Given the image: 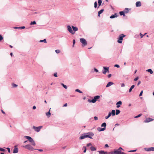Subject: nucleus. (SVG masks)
<instances>
[{
  "instance_id": "0e129e2a",
  "label": "nucleus",
  "mask_w": 154,
  "mask_h": 154,
  "mask_svg": "<svg viewBox=\"0 0 154 154\" xmlns=\"http://www.w3.org/2000/svg\"><path fill=\"white\" fill-rule=\"evenodd\" d=\"M67 106V103H66L64 104V105H63V107H66V106Z\"/></svg>"
},
{
  "instance_id": "c03bdc74",
  "label": "nucleus",
  "mask_w": 154,
  "mask_h": 154,
  "mask_svg": "<svg viewBox=\"0 0 154 154\" xmlns=\"http://www.w3.org/2000/svg\"><path fill=\"white\" fill-rule=\"evenodd\" d=\"M72 42H73L72 47H73L74 45H75V39H73V40Z\"/></svg>"
},
{
  "instance_id": "2f4dec72",
  "label": "nucleus",
  "mask_w": 154,
  "mask_h": 154,
  "mask_svg": "<svg viewBox=\"0 0 154 154\" xmlns=\"http://www.w3.org/2000/svg\"><path fill=\"white\" fill-rule=\"evenodd\" d=\"M36 23V22L35 21H32L30 23V25H35Z\"/></svg>"
},
{
  "instance_id": "e2e57ef3",
  "label": "nucleus",
  "mask_w": 154,
  "mask_h": 154,
  "mask_svg": "<svg viewBox=\"0 0 154 154\" xmlns=\"http://www.w3.org/2000/svg\"><path fill=\"white\" fill-rule=\"evenodd\" d=\"M111 76H112V75L111 74H109L108 75V77L109 78H110V77H111Z\"/></svg>"
},
{
  "instance_id": "a211bd4d",
  "label": "nucleus",
  "mask_w": 154,
  "mask_h": 154,
  "mask_svg": "<svg viewBox=\"0 0 154 154\" xmlns=\"http://www.w3.org/2000/svg\"><path fill=\"white\" fill-rule=\"evenodd\" d=\"M141 6V3L140 1H138L136 3V7H140Z\"/></svg>"
},
{
  "instance_id": "39448f33",
  "label": "nucleus",
  "mask_w": 154,
  "mask_h": 154,
  "mask_svg": "<svg viewBox=\"0 0 154 154\" xmlns=\"http://www.w3.org/2000/svg\"><path fill=\"white\" fill-rule=\"evenodd\" d=\"M24 138L28 140L31 143V145L35 146L36 144L33 139L30 136H25Z\"/></svg>"
},
{
  "instance_id": "cd10ccee",
  "label": "nucleus",
  "mask_w": 154,
  "mask_h": 154,
  "mask_svg": "<svg viewBox=\"0 0 154 154\" xmlns=\"http://www.w3.org/2000/svg\"><path fill=\"white\" fill-rule=\"evenodd\" d=\"M61 85L65 89H67V87L66 85H65L63 83H61Z\"/></svg>"
},
{
  "instance_id": "680f3d73",
  "label": "nucleus",
  "mask_w": 154,
  "mask_h": 154,
  "mask_svg": "<svg viewBox=\"0 0 154 154\" xmlns=\"http://www.w3.org/2000/svg\"><path fill=\"white\" fill-rule=\"evenodd\" d=\"M141 81H139L137 83V85H139L141 83Z\"/></svg>"
},
{
  "instance_id": "a18cd8bd",
  "label": "nucleus",
  "mask_w": 154,
  "mask_h": 154,
  "mask_svg": "<svg viewBox=\"0 0 154 154\" xmlns=\"http://www.w3.org/2000/svg\"><path fill=\"white\" fill-rule=\"evenodd\" d=\"M114 67L119 68L120 67V66L118 64H115L114 65Z\"/></svg>"
},
{
  "instance_id": "c85d7f7f",
  "label": "nucleus",
  "mask_w": 154,
  "mask_h": 154,
  "mask_svg": "<svg viewBox=\"0 0 154 154\" xmlns=\"http://www.w3.org/2000/svg\"><path fill=\"white\" fill-rule=\"evenodd\" d=\"M12 85L13 88L17 87L18 86L17 85L14 83H12Z\"/></svg>"
},
{
  "instance_id": "0eeeda50",
  "label": "nucleus",
  "mask_w": 154,
  "mask_h": 154,
  "mask_svg": "<svg viewBox=\"0 0 154 154\" xmlns=\"http://www.w3.org/2000/svg\"><path fill=\"white\" fill-rule=\"evenodd\" d=\"M23 147L30 151H33L34 149H36L33 148L31 145L29 144L23 146Z\"/></svg>"
},
{
  "instance_id": "ea45409f",
  "label": "nucleus",
  "mask_w": 154,
  "mask_h": 154,
  "mask_svg": "<svg viewBox=\"0 0 154 154\" xmlns=\"http://www.w3.org/2000/svg\"><path fill=\"white\" fill-rule=\"evenodd\" d=\"M0 151L2 152H5V150L3 148L0 147Z\"/></svg>"
},
{
  "instance_id": "052dcab7",
  "label": "nucleus",
  "mask_w": 154,
  "mask_h": 154,
  "mask_svg": "<svg viewBox=\"0 0 154 154\" xmlns=\"http://www.w3.org/2000/svg\"><path fill=\"white\" fill-rule=\"evenodd\" d=\"M36 150H37L39 152H42L43 151V150L42 149H36Z\"/></svg>"
},
{
  "instance_id": "f257e3e1",
  "label": "nucleus",
  "mask_w": 154,
  "mask_h": 154,
  "mask_svg": "<svg viewBox=\"0 0 154 154\" xmlns=\"http://www.w3.org/2000/svg\"><path fill=\"white\" fill-rule=\"evenodd\" d=\"M94 134L92 132H89L88 133L83 134L81 135L79 137L80 140H83L86 138H89L91 139H92V137Z\"/></svg>"
},
{
  "instance_id": "412c9836",
  "label": "nucleus",
  "mask_w": 154,
  "mask_h": 154,
  "mask_svg": "<svg viewBox=\"0 0 154 154\" xmlns=\"http://www.w3.org/2000/svg\"><path fill=\"white\" fill-rule=\"evenodd\" d=\"M51 109V108H50V109H49V111L48 112H47L46 113V115L48 116V118L50 117V116H51V113L50 112V109Z\"/></svg>"
},
{
  "instance_id": "473e14b6",
  "label": "nucleus",
  "mask_w": 154,
  "mask_h": 154,
  "mask_svg": "<svg viewBox=\"0 0 154 154\" xmlns=\"http://www.w3.org/2000/svg\"><path fill=\"white\" fill-rule=\"evenodd\" d=\"M75 91L76 92H79V93H82L83 92H82V91H80V90H79V89H76L75 90Z\"/></svg>"
},
{
  "instance_id": "338daca9",
  "label": "nucleus",
  "mask_w": 154,
  "mask_h": 154,
  "mask_svg": "<svg viewBox=\"0 0 154 154\" xmlns=\"http://www.w3.org/2000/svg\"><path fill=\"white\" fill-rule=\"evenodd\" d=\"M14 29H20L19 28V27H14Z\"/></svg>"
},
{
  "instance_id": "6ab92c4d",
  "label": "nucleus",
  "mask_w": 154,
  "mask_h": 154,
  "mask_svg": "<svg viewBox=\"0 0 154 154\" xmlns=\"http://www.w3.org/2000/svg\"><path fill=\"white\" fill-rule=\"evenodd\" d=\"M72 29H73V31L75 32H76L78 30V28L76 27V26H72Z\"/></svg>"
},
{
  "instance_id": "e433bc0d",
  "label": "nucleus",
  "mask_w": 154,
  "mask_h": 154,
  "mask_svg": "<svg viewBox=\"0 0 154 154\" xmlns=\"http://www.w3.org/2000/svg\"><path fill=\"white\" fill-rule=\"evenodd\" d=\"M122 102L121 101H119L117 102L116 105H121L122 104Z\"/></svg>"
},
{
  "instance_id": "9d476101",
  "label": "nucleus",
  "mask_w": 154,
  "mask_h": 154,
  "mask_svg": "<svg viewBox=\"0 0 154 154\" xmlns=\"http://www.w3.org/2000/svg\"><path fill=\"white\" fill-rule=\"evenodd\" d=\"M67 29L68 31L71 34L74 35L75 32L73 31L72 27H71L70 25H68L67 26Z\"/></svg>"
},
{
  "instance_id": "4c0bfd02",
  "label": "nucleus",
  "mask_w": 154,
  "mask_h": 154,
  "mask_svg": "<svg viewBox=\"0 0 154 154\" xmlns=\"http://www.w3.org/2000/svg\"><path fill=\"white\" fill-rule=\"evenodd\" d=\"M104 151L103 150H101L99 151V153L100 154H105Z\"/></svg>"
},
{
  "instance_id": "6e6552de",
  "label": "nucleus",
  "mask_w": 154,
  "mask_h": 154,
  "mask_svg": "<svg viewBox=\"0 0 154 154\" xmlns=\"http://www.w3.org/2000/svg\"><path fill=\"white\" fill-rule=\"evenodd\" d=\"M80 42L82 44V47H84L87 45V42L86 40L84 38H81L80 39Z\"/></svg>"
},
{
  "instance_id": "aec40b11",
  "label": "nucleus",
  "mask_w": 154,
  "mask_h": 154,
  "mask_svg": "<svg viewBox=\"0 0 154 154\" xmlns=\"http://www.w3.org/2000/svg\"><path fill=\"white\" fill-rule=\"evenodd\" d=\"M131 10V9H129L128 8H126L123 11L125 13L127 14L128 13L129 11Z\"/></svg>"
},
{
  "instance_id": "f03ea898",
  "label": "nucleus",
  "mask_w": 154,
  "mask_h": 154,
  "mask_svg": "<svg viewBox=\"0 0 154 154\" xmlns=\"http://www.w3.org/2000/svg\"><path fill=\"white\" fill-rule=\"evenodd\" d=\"M106 122L103 123L101 125V127L103 128H101L100 127H98L97 128V130L98 131L100 132L105 131L106 129Z\"/></svg>"
},
{
  "instance_id": "f3484780",
  "label": "nucleus",
  "mask_w": 154,
  "mask_h": 154,
  "mask_svg": "<svg viewBox=\"0 0 154 154\" xmlns=\"http://www.w3.org/2000/svg\"><path fill=\"white\" fill-rule=\"evenodd\" d=\"M114 83L112 82H109L106 85V87L107 88L108 87L111 86V85H112Z\"/></svg>"
},
{
  "instance_id": "3c124183",
  "label": "nucleus",
  "mask_w": 154,
  "mask_h": 154,
  "mask_svg": "<svg viewBox=\"0 0 154 154\" xmlns=\"http://www.w3.org/2000/svg\"><path fill=\"white\" fill-rule=\"evenodd\" d=\"M91 145H92V144L91 143H89L87 144V146L88 147L90 146H91Z\"/></svg>"
},
{
  "instance_id": "1a4fd4ad",
  "label": "nucleus",
  "mask_w": 154,
  "mask_h": 154,
  "mask_svg": "<svg viewBox=\"0 0 154 154\" xmlns=\"http://www.w3.org/2000/svg\"><path fill=\"white\" fill-rule=\"evenodd\" d=\"M109 67L103 66L102 70V73L104 74H105L107 72H109Z\"/></svg>"
},
{
  "instance_id": "dca6fc26",
  "label": "nucleus",
  "mask_w": 154,
  "mask_h": 154,
  "mask_svg": "<svg viewBox=\"0 0 154 154\" xmlns=\"http://www.w3.org/2000/svg\"><path fill=\"white\" fill-rule=\"evenodd\" d=\"M118 16L117 13H115L114 14L110 16L109 18L111 19L114 18L115 17H117Z\"/></svg>"
},
{
  "instance_id": "ddd939ff",
  "label": "nucleus",
  "mask_w": 154,
  "mask_h": 154,
  "mask_svg": "<svg viewBox=\"0 0 154 154\" xmlns=\"http://www.w3.org/2000/svg\"><path fill=\"white\" fill-rule=\"evenodd\" d=\"M144 149L146 151H154V147H152L149 148H145Z\"/></svg>"
},
{
  "instance_id": "8fccbe9b",
  "label": "nucleus",
  "mask_w": 154,
  "mask_h": 154,
  "mask_svg": "<svg viewBox=\"0 0 154 154\" xmlns=\"http://www.w3.org/2000/svg\"><path fill=\"white\" fill-rule=\"evenodd\" d=\"M138 79H139V77H136L134 79V81H137L138 80Z\"/></svg>"
},
{
  "instance_id": "f8f14e48",
  "label": "nucleus",
  "mask_w": 154,
  "mask_h": 154,
  "mask_svg": "<svg viewBox=\"0 0 154 154\" xmlns=\"http://www.w3.org/2000/svg\"><path fill=\"white\" fill-rule=\"evenodd\" d=\"M114 154H123L124 152H122L120 150H119L118 149H115L114 150Z\"/></svg>"
},
{
  "instance_id": "de8ad7c7",
  "label": "nucleus",
  "mask_w": 154,
  "mask_h": 154,
  "mask_svg": "<svg viewBox=\"0 0 154 154\" xmlns=\"http://www.w3.org/2000/svg\"><path fill=\"white\" fill-rule=\"evenodd\" d=\"M6 149H7L8 152L9 153H10L11 152V150H10V148H9L8 147V148H7Z\"/></svg>"
},
{
  "instance_id": "4be33fe9",
  "label": "nucleus",
  "mask_w": 154,
  "mask_h": 154,
  "mask_svg": "<svg viewBox=\"0 0 154 154\" xmlns=\"http://www.w3.org/2000/svg\"><path fill=\"white\" fill-rule=\"evenodd\" d=\"M98 5L97 7V8H99V7L101 6L102 3V0H98Z\"/></svg>"
},
{
  "instance_id": "9b49d317",
  "label": "nucleus",
  "mask_w": 154,
  "mask_h": 154,
  "mask_svg": "<svg viewBox=\"0 0 154 154\" xmlns=\"http://www.w3.org/2000/svg\"><path fill=\"white\" fill-rule=\"evenodd\" d=\"M42 127V126H40L38 127H36L35 126H33L32 127V128L34 129L35 131L38 132H39L40 129Z\"/></svg>"
},
{
  "instance_id": "603ef678",
  "label": "nucleus",
  "mask_w": 154,
  "mask_h": 154,
  "mask_svg": "<svg viewBox=\"0 0 154 154\" xmlns=\"http://www.w3.org/2000/svg\"><path fill=\"white\" fill-rule=\"evenodd\" d=\"M53 75L55 77H57V72L54 73V74Z\"/></svg>"
},
{
  "instance_id": "49530a36",
  "label": "nucleus",
  "mask_w": 154,
  "mask_h": 154,
  "mask_svg": "<svg viewBox=\"0 0 154 154\" xmlns=\"http://www.w3.org/2000/svg\"><path fill=\"white\" fill-rule=\"evenodd\" d=\"M94 72H99L98 70L96 68H94Z\"/></svg>"
},
{
  "instance_id": "5fc2aeb1",
  "label": "nucleus",
  "mask_w": 154,
  "mask_h": 154,
  "mask_svg": "<svg viewBox=\"0 0 154 154\" xmlns=\"http://www.w3.org/2000/svg\"><path fill=\"white\" fill-rule=\"evenodd\" d=\"M114 151L113 152H108V154H114Z\"/></svg>"
},
{
  "instance_id": "58836bf2",
  "label": "nucleus",
  "mask_w": 154,
  "mask_h": 154,
  "mask_svg": "<svg viewBox=\"0 0 154 154\" xmlns=\"http://www.w3.org/2000/svg\"><path fill=\"white\" fill-rule=\"evenodd\" d=\"M55 51L56 53L57 54L59 53L60 52V50H58V49L56 50Z\"/></svg>"
},
{
  "instance_id": "b1692460",
  "label": "nucleus",
  "mask_w": 154,
  "mask_h": 154,
  "mask_svg": "<svg viewBox=\"0 0 154 154\" xmlns=\"http://www.w3.org/2000/svg\"><path fill=\"white\" fill-rule=\"evenodd\" d=\"M134 87L135 86L134 85H133L131 86V87L129 88V93L131 92V91L132 89H133L134 88Z\"/></svg>"
},
{
  "instance_id": "09e8293b",
  "label": "nucleus",
  "mask_w": 154,
  "mask_h": 154,
  "mask_svg": "<svg viewBox=\"0 0 154 154\" xmlns=\"http://www.w3.org/2000/svg\"><path fill=\"white\" fill-rule=\"evenodd\" d=\"M20 29H24L25 28V27L24 26H22L19 27Z\"/></svg>"
},
{
  "instance_id": "774afa93",
  "label": "nucleus",
  "mask_w": 154,
  "mask_h": 154,
  "mask_svg": "<svg viewBox=\"0 0 154 154\" xmlns=\"http://www.w3.org/2000/svg\"><path fill=\"white\" fill-rule=\"evenodd\" d=\"M105 154H108V153L107 151H104Z\"/></svg>"
},
{
  "instance_id": "2eb2a0df",
  "label": "nucleus",
  "mask_w": 154,
  "mask_h": 154,
  "mask_svg": "<svg viewBox=\"0 0 154 154\" xmlns=\"http://www.w3.org/2000/svg\"><path fill=\"white\" fill-rule=\"evenodd\" d=\"M14 149L13 150V153H16L18 152V149L17 147V146L15 145L14 146Z\"/></svg>"
},
{
  "instance_id": "423d86ee",
  "label": "nucleus",
  "mask_w": 154,
  "mask_h": 154,
  "mask_svg": "<svg viewBox=\"0 0 154 154\" xmlns=\"http://www.w3.org/2000/svg\"><path fill=\"white\" fill-rule=\"evenodd\" d=\"M115 115V110L114 109H112L111 112H109L108 115L105 116V118L106 119H108L111 115L112 116H114Z\"/></svg>"
},
{
  "instance_id": "c756f323",
  "label": "nucleus",
  "mask_w": 154,
  "mask_h": 154,
  "mask_svg": "<svg viewBox=\"0 0 154 154\" xmlns=\"http://www.w3.org/2000/svg\"><path fill=\"white\" fill-rule=\"evenodd\" d=\"M39 42H44L45 43H47V41L45 39H44L43 40H40L39 41Z\"/></svg>"
},
{
  "instance_id": "72a5a7b5",
  "label": "nucleus",
  "mask_w": 154,
  "mask_h": 154,
  "mask_svg": "<svg viewBox=\"0 0 154 154\" xmlns=\"http://www.w3.org/2000/svg\"><path fill=\"white\" fill-rule=\"evenodd\" d=\"M97 7V2L96 1L94 3V8H96Z\"/></svg>"
},
{
  "instance_id": "bf43d9fd",
  "label": "nucleus",
  "mask_w": 154,
  "mask_h": 154,
  "mask_svg": "<svg viewBox=\"0 0 154 154\" xmlns=\"http://www.w3.org/2000/svg\"><path fill=\"white\" fill-rule=\"evenodd\" d=\"M104 147L105 148L108 147H109V146H108V145L107 144H106L105 145Z\"/></svg>"
},
{
  "instance_id": "7c9ffc66",
  "label": "nucleus",
  "mask_w": 154,
  "mask_h": 154,
  "mask_svg": "<svg viewBox=\"0 0 154 154\" xmlns=\"http://www.w3.org/2000/svg\"><path fill=\"white\" fill-rule=\"evenodd\" d=\"M82 149H84V150H83L84 153H85L86 152V150H87V148H86V146H83Z\"/></svg>"
},
{
  "instance_id": "4d7b16f0",
  "label": "nucleus",
  "mask_w": 154,
  "mask_h": 154,
  "mask_svg": "<svg viewBox=\"0 0 154 154\" xmlns=\"http://www.w3.org/2000/svg\"><path fill=\"white\" fill-rule=\"evenodd\" d=\"M94 119L95 120H97L98 119V117L97 116H95L94 117Z\"/></svg>"
},
{
  "instance_id": "69168bd1",
  "label": "nucleus",
  "mask_w": 154,
  "mask_h": 154,
  "mask_svg": "<svg viewBox=\"0 0 154 154\" xmlns=\"http://www.w3.org/2000/svg\"><path fill=\"white\" fill-rule=\"evenodd\" d=\"M36 109V106H33V107H32V109Z\"/></svg>"
},
{
  "instance_id": "20e7f679",
  "label": "nucleus",
  "mask_w": 154,
  "mask_h": 154,
  "mask_svg": "<svg viewBox=\"0 0 154 154\" xmlns=\"http://www.w3.org/2000/svg\"><path fill=\"white\" fill-rule=\"evenodd\" d=\"M126 35H125L124 34H120L118 38L117 42L119 44H122L123 38Z\"/></svg>"
},
{
  "instance_id": "37998d69",
  "label": "nucleus",
  "mask_w": 154,
  "mask_h": 154,
  "mask_svg": "<svg viewBox=\"0 0 154 154\" xmlns=\"http://www.w3.org/2000/svg\"><path fill=\"white\" fill-rule=\"evenodd\" d=\"M137 150V149H135V150H129L128 151V152H135Z\"/></svg>"
},
{
  "instance_id": "864d4df0",
  "label": "nucleus",
  "mask_w": 154,
  "mask_h": 154,
  "mask_svg": "<svg viewBox=\"0 0 154 154\" xmlns=\"http://www.w3.org/2000/svg\"><path fill=\"white\" fill-rule=\"evenodd\" d=\"M140 38H143V36L144 35H143L141 33H140Z\"/></svg>"
},
{
  "instance_id": "a878e982",
  "label": "nucleus",
  "mask_w": 154,
  "mask_h": 154,
  "mask_svg": "<svg viewBox=\"0 0 154 154\" xmlns=\"http://www.w3.org/2000/svg\"><path fill=\"white\" fill-rule=\"evenodd\" d=\"M116 112H115V114H116V115H118L121 112L120 111L119 109H116Z\"/></svg>"
},
{
  "instance_id": "c9c22d12",
  "label": "nucleus",
  "mask_w": 154,
  "mask_h": 154,
  "mask_svg": "<svg viewBox=\"0 0 154 154\" xmlns=\"http://www.w3.org/2000/svg\"><path fill=\"white\" fill-rule=\"evenodd\" d=\"M104 11V9H102L101 10H100V11H98V13H99L100 14H101L102 13H103Z\"/></svg>"
},
{
  "instance_id": "6e6d98bb",
  "label": "nucleus",
  "mask_w": 154,
  "mask_h": 154,
  "mask_svg": "<svg viewBox=\"0 0 154 154\" xmlns=\"http://www.w3.org/2000/svg\"><path fill=\"white\" fill-rule=\"evenodd\" d=\"M118 149L119 150H124L121 147H119Z\"/></svg>"
},
{
  "instance_id": "7ed1b4c3",
  "label": "nucleus",
  "mask_w": 154,
  "mask_h": 154,
  "mask_svg": "<svg viewBox=\"0 0 154 154\" xmlns=\"http://www.w3.org/2000/svg\"><path fill=\"white\" fill-rule=\"evenodd\" d=\"M100 97L99 95H97L94 97L91 100L89 99L88 100V101L89 103H95L98 99H99Z\"/></svg>"
},
{
  "instance_id": "4468645a",
  "label": "nucleus",
  "mask_w": 154,
  "mask_h": 154,
  "mask_svg": "<svg viewBox=\"0 0 154 154\" xmlns=\"http://www.w3.org/2000/svg\"><path fill=\"white\" fill-rule=\"evenodd\" d=\"M154 120V119L150 118H146V119L144 121L145 123H148Z\"/></svg>"
},
{
  "instance_id": "a19ab883",
  "label": "nucleus",
  "mask_w": 154,
  "mask_h": 154,
  "mask_svg": "<svg viewBox=\"0 0 154 154\" xmlns=\"http://www.w3.org/2000/svg\"><path fill=\"white\" fill-rule=\"evenodd\" d=\"M3 38L2 35L0 34V41L3 40Z\"/></svg>"
},
{
  "instance_id": "bb28decb",
  "label": "nucleus",
  "mask_w": 154,
  "mask_h": 154,
  "mask_svg": "<svg viewBox=\"0 0 154 154\" xmlns=\"http://www.w3.org/2000/svg\"><path fill=\"white\" fill-rule=\"evenodd\" d=\"M90 149L92 151H94L96 150V148L94 146H91L90 148Z\"/></svg>"
},
{
  "instance_id": "5701e85b",
  "label": "nucleus",
  "mask_w": 154,
  "mask_h": 154,
  "mask_svg": "<svg viewBox=\"0 0 154 154\" xmlns=\"http://www.w3.org/2000/svg\"><path fill=\"white\" fill-rule=\"evenodd\" d=\"M125 13L123 11L119 12V14L121 16H123L124 17L125 16Z\"/></svg>"
},
{
  "instance_id": "13d9d810",
  "label": "nucleus",
  "mask_w": 154,
  "mask_h": 154,
  "mask_svg": "<svg viewBox=\"0 0 154 154\" xmlns=\"http://www.w3.org/2000/svg\"><path fill=\"white\" fill-rule=\"evenodd\" d=\"M125 86V84L124 83H122L121 85V86L122 87H124Z\"/></svg>"
},
{
  "instance_id": "79ce46f5",
  "label": "nucleus",
  "mask_w": 154,
  "mask_h": 154,
  "mask_svg": "<svg viewBox=\"0 0 154 154\" xmlns=\"http://www.w3.org/2000/svg\"><path fill=\"white\" fill-rule=\"evenodd\" d=\"M143 90L141 91L139 95V97H140L142 95V94L143 93Z\"/></svg>"
},
{
  "instance_id": "f704fd0d",
  "label": "nucleus",
  "mask_w": 154,
  "mask_h": 154,
  "mask_svg": "<svg viewBox=\"0 0 154 154\" xmlns=\"http://www.w3.org/2000/svg\"><path fill=\"white\" fill-rule=\"evenodd\" d=\"M142 115V114L141 113L139 114L137 116H134V118H139Z\"/></svg>"
},
{
  "instance_id": "393cba45",
  "label": "nucleus",
  "mask_w": 154,
  "mask_h": 154,
  "mask_svg": "<svg viewBox=\"0 0 154 154\" xmlns=\"http://www.w3.org/2000/svg\"><path fill=\"white\" fill-rule=\"evenodd\" d=\"M146 71L150 73V74H152L153 73V71H152V69H149L146 70Z\"/></svg>"
}]
</instances>
